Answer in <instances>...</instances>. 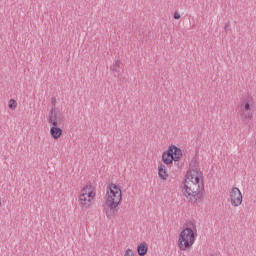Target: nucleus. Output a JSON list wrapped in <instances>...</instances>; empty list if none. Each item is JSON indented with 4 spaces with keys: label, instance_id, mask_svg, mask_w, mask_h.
<instances>
[{
    "label": "nucleus",
    "instance_id": "nucleus-1",
    "mask_svg": "<svg viewBox=\"0 0 256 256\" xmlns=\"http://www.w3.org/2000/svg\"><path fill=\"white\" fill-rule=\"evenodd\" d=\"M183 183L186 199L190 203H201L203 201V193H205V185L203 184V172L199 168V164H190Z\"/></svg>",
    "mask_w": 256,
    "mask_h": 256
},
{
    "label": "nucleus",
    "instance_id": "nucleus-2",
    "mask_svg": "<svg viewBox=\"0 0 256 256\" xmlns=\"http://www.w3.org/2000/svg\"><path fill=\"white\" fill-rule=\"evenodd\" d=\"M105 213L107 217H115L118 213L117 207L121 204V201H123V193L121 192V187L119 185L110 183L106 187V196H105Z\"/></svg>",
    "mask_w": 256,
    "mask_h": 256
},
{
    "label": "nucleus",
    "instance_id": "nucleus-3",
    "mask_svg": "<svg viewBox=\"0 0 256 256\" xmlns=\"http://www.w3.org/2000/svg\"><path fill=\"white\" fill-rule=\"evenodd\" d=\"M195 243V232L193 229L187 227L180 232L178 238V247L180 251H187V249H191L193 244Z\"/></svg>",
    "mask_w": 256,
    "mask_h": 256
},
{
    "label": "nucleus",
    "instance_id": "nucleus-4",
    "mask_svg": "<svg viewBox=\"0 0 256 256\" xmlns=\"http://www.w3.org/2000/svg\"><path fill=\"white\" fill-rule=\"evenodd\" d=\"M91 199H95V192H93V186L88 184L82 189V194L79 196V202L82 207L89 209V207H91Z\"/></svg>",
    "mask_w": 256,
    "mask_h": 256
},
{
    "label": "nucleus",
    "instance_id": "nucleus-5",
    "mask_svg": "<svg viewBox=\"0 0 256 256\" xmlns=\"http://www.w3.org/2000/svg\"><path fill=\"white\" fill-rule=\"evenodd\" d=\"M238 113L245 121L253 119V110L251 109L249 101L245 100L241 103Z\"/></svg>",
    "mask_w": 256,
    "mask_h": 256
},
{
    "label": "nucleus",
    "instance_id": "nucleus-6",
    "mask_svg": "<svg viewBox=\"0 0 256 256\" xmlns=\"http://www.w3.org/2000/svg\"><path fill=\"white\" fill-rule=\"evenodd\" d=\"M230 201L233 207H239L243 203V194L237 187H233L230 191Z\"/></svg>",
    "mask_w": 256,
    "mask_h": 256
},
{
    "label": "nucleus",
    "instance_id": "nucleus-7",
    "mask_svg": "<svg viewBox=\"0 0 256 256\" xmlns=\"http://www.w3.org/2000/svg\"><path fill=\"white\" fill-rule=\"evenodd\" d=\"M162 161L164 165H171L175 159L173 158V149L168 148L166 152H163L162 154Z\"/></svg>",
    "mask_w": 256,
    "mask_h": 256
},
{
    "label": "nucleus",
    "instance_id": "nucleus-8",
    "mask_svg": "<svg viewBox=\"0 0 256 256\" xmlns=\"http://www.w3.org/2000/svg\"><path fill=\"white\" fill-rule=\"evenodd\" d=\"M168 149H172V157H173L175 163H177V161H179V159H181V157H183V151L181 150V148H179L175 145H172Z\"/></svg>",
    "mask_w": 256,
    "mask_h": 256
},
{
    "label": "nucleus",
    "instance_id": "nucleus-9",
    "mask_svg": "<svg viewBox=\"0 0 256 256\" xmlns=\"http://www.w3.org/2000/svg\"><path fill=\"white\" fill-rule=\"evenodd\" d=\"M50 135L52 139H59L61 135H63V129L59 128L58 126H52L50 128Z\"/></svg>",
    "mask_w": 256,
    "mask_h": 256
},
{
    "label": "nucleus",
    "instance_id": "nucleus-10",
    "mask_svg": "<svg viewBox=\"0 0 256 256\" xmlns=\"http://www.w3.org/2000/svg\"><path fill=\"white\" fill-rule=\"evenodd\" d=\"M48 121L52 127L58 126L57 123V111L55 109H52L48 115Z\"/></svg>",
    "mask_w": 256,
    "mask_h": 256
},
{
    "label": "nucleus",
    "instance_id": "nucleus-11",
    "mask_svg": "<svg viewBox=\"0 0 256 256\" xmlns=\"http://www.w3.org/2000/svg\"><path fill=\"white\" fill-rule=\"evenodd\" d=\"M149 248L147 247V243L143 242L137 247V253L139 256H145L147 255V251Z\"/></svg>",
    "mask_w": 256,
    "mask_h": 256
},
{
    "label": "nucleus",
    "instance_id": "nucleus-12",
    "mask_svg": "<svg viewBox=\"0 0 256 256\" xmlns=\"http://www.w3.org/2000/svg\"><path fill=\"white\" fill-rule=\"evenodd\" d=\"M158 175H159L160 179H163L164 181L167 179V177H169V175H167V170L165 169V165H163V164L159 165Z\"/></svg>",
    "mask_w": 256,
    "mask_h": 256
},
{
    "label": "nucleus",
    "instance_id": "nucleus-13",
    "mask_svg": "<svg viewBox=\"0 0 256 256\" xmlns=\"http://www.w3.org/2000/svg\"><path fill=\"white\" fill-rule=\"evenodd\" d=\"M121 62L119 60H115L114 64L110 66V71H113L115 73H121Z\"/></svg>",
    "mask_w": 256,
    "mask_h": 256
},
{
    "label": "nucleus",
    "instance_id": "nucleus-14",
    "mask_svg": "<svg viewBox=\"0 0 256 256\" xmlns=\"http://www.w3.org/2000/svg\"><path fill=\"white\" fill-rule=\"evenodd\" d=\"M8 107L11 111H15V109H17V101L15 99H10Z\"/></svg>",
    "mask_w": 256,
    "mask_h": 256
},
{
    "label": "nucleus",
    "instance_id": "nucleus-15",
    "mask_svg": "<svg viewBox=\"0 0 256 256\" xmlns=\"http://www.w3.org/2000/svg\"><path fill=\"white\" fill-rule=\"evenodd\" d=\"M124 256H135V253H133V250L127 249V250L125 251Z\"/></svg>",
    "mask_w": 256,
    "mask_h": 256
},
{
    "label": "nucleus",
    "instance_id": "nucleus-16",
    "mask_svg": "<svg viewBox=\"0 0 256 256\" xmlns=\"http://www.w3.org/2000/svg\"><path fill=\"white\" fill-rule=\"evenodd\" d=\"M174 19H176V20L181 19V14H179V12H175L174 13Z\"/></svg>",
    "mask_w": 256,
    "mask_h": 256
},
{
    "label": "nucleus",
    "instance_id": "nucleus-17",
    "mask_svg": "<svg viewBox=\"0 0 256 256\" xmlns=\"http://www.w3.org/2000/svg\"><path fill=\"white\" fill-rule=\"evenodd\" d=\"M227 29H229V25H228V24H225V26H224V31H227Z\"/></svg>",
    "mask_w": 256,
    "mask_h": 256
},
{
    "label": "nucleus",
    "instance_id": "nucleus-18",
    "mask_svg": "<svg viewBox=\"0 0 256 256\" xmlns=\"http://www.w3.org/2000/svg\"><path fill=\"white\" fill-rule=\"evenodd\" d=\"M55 101H56V100H55L54 98H52V101H51V103L53 104V103H55Z\"/></svg>",
    "mask_w": 256,
    "mask_h": 256
}]
</instances>
